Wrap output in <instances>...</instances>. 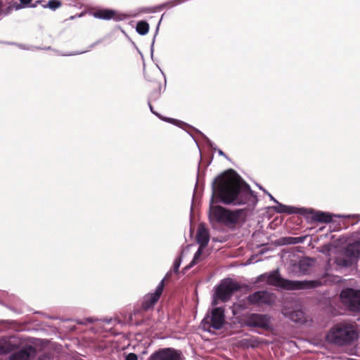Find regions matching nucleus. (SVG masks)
<instances>
[{
    "label": "nucleus",
    "instance_id": "nucleus-1",
    "mask_svg": "<svg viewBox=\"0 0 360 360\" xmlns=\"http://www.w3.org/2000/svg\"><path fill=\"white\" fill-rule=\"evenodd\" d=\"M210 219L226 226L235 225L246 218V209L229 210L221 206L213 205L215 198L225 205L255 207L258 200L255 192L242 177L230 169L218 175L212 183Z\"/></svg>",
    "mask_w": 360,
    "mask_h": 360
},
{
    "label": "nucleus",
    "instance_id": "nucleus-2",
    "mask_svg": "<svg viewBox=\"0 0 360 360\" xmlns=\"http://www.w3.org/2000/svg\"><path fill=\"white\" fill-rule=\"evenodd\" d=\"M258 280H266L269 284L287 290L313 289L321 285L319 281H292L283 278L281 276L278 269L260 275Z\"/></svg>",
    "mask_w": 360,
    "mask_h": 360
},
{
    "label": "nucleus",
    "instance_id": "nucleus-3",
    "mask_svg": "<svg viewBox=\"0 0 360 360\" xmlns=\"http://www.w3.org/2000/svg\"><path fill=\"white\" fill-rule=\"evenodd\" d=\"M359 338L357 328L350 323H338L333 326L326 335L331 345L344 347L352 345Z\"/></svg>",
    "mask_w": 360,
    "mask_h": 360
},
{
    "label": "nucleus",
    "instance_id": "nucleus-4",
    "mask_svg": "<svg viewBox=\"0 0 360 360\" xmlns=\"http://www.w3.org/2000/svg\"><path fill=\"white\" fill-rule=\"evenodd\" d=\"M226 323L224 307H216L208 311L200 323L201 328L206 332L212 333V329L220 330Z\"/></svg>",
    "mask_w": 360,
    "mask_h": 360
},
{
    "label": "nucleus",
    "instance_id": "nucleus-5",
    "mask_svg": "<svg viewBox=\"0 0 360 360\" xmlns=\"http://www.w3.org/2000/svg\"><path fill=\"white\" fill-rule=\"evenodd\" d=\"M359 257L360 241H354L347 245L343 255L336 259L335 263L341 267H348L353 265Z\"/></svg>",
    "mask_w": 360,
    "mask_h": 360
},
{
    "label": "nucleus",
    "instance_id": "nucleus-6",
    "mask_svg": "<svg viewBox=\"0 0 360 360\" xmlns=\"http://www.w3.org/2000/svg\"><path fill=\"white\" fill-rule=\"evenodd\" d=\"M214 288L216 296L220 301L226 302L231 299L235 292L240 290V287L232 278H227L221 280Z\"/></svg>",
    "mask_w": 360,
    "mask_h": 360
},
{
    "label": "nucleus",
    "instance_id": "nucleus-7",
    "mask_svg": "<svg viewBox=\"0 0 360 360\" xmlns=\"http://www.w3.org/2000/svg\"><path fill=\"white\" fill-rule=\"evenodd\" d=\"M344 305L351 311H360V290L347 288L340 292Z\"/></svg>",
    "mask_w": 360,
    "mask_h": 360
},
{
    "label": "nucleus",
    "instance_id": "nucleus-8",
    "mask_svg": "<svg viewBox=\"0 0 360 360\" xmlns=\"http://www.w3.org/2000/svg\"><path fill=\"white\" fill-rule=\"evenodd\" d=\"M307 212L302 213L301 215H311L312 221L319 223H329L332 221L333 217L338 218H357L359 220H360V214H332L327 212L316 211L311 208H307Z\"/></svg>",
    "mask_w": 360,
    "mask_h": 360
},
{
    "label": "nucleus",
    "instance_id": "nucleus-9",
    "mask_svg": "<svg viewBox=\"0 0 360 360\" xmlns=\"http://www.w3.org/2000/svg\"><path fill=\"white\" fill-rule=\"evenodd\" d=\"M271 317L269 314L252 313L245 318V325L248 327L271 329Z\"/></svg>",
    "mask_w": 360,
    "mask_h": 360
},
{
    "label": "nucleus",
    "instance_id": "nucleus-10",
    "mask_svg": "<svg viewBox=\"0 0 360 360\" xmlns=\"http://www.w3.org/2000/svg\"><path fill=\"white\" fill-rule=\"evenodd\" d=\"M147 360H183V354L179 349L165 347L152 353Z\"/></svg>",
    "mask_w": 360,
    "mask_h": 360
},
{
    "label": "nucleus",
    "instance_id": "nucleus-11",
    "mask_svg": "<svg viewBox=\"0 0 360 360\" xmlns=\"http://www.w3.org/2000/svg\"><path fill=\"white\" fill-rule=\"evenodd\" d=\"M276 296L274 293L266 290H258L247 297L248 302L254 305H271L274 303Z\"/></svg>",
    "mask_w": 360,
    "mask_h": 360
},
{
    "label": "nucleus",
    "instance_id": "nucleus-12",
    "mask_svg": "<svg viewBox=\"0 0 360 360\" xmlns=\"http://www.w3.org/2000/svg\"><path fill=\"white\" fill-rule=\"evenodd\" d=\"M92 15L94 18L98 19L105 20L112 19L116 22L124 20L128 18V15L124 13L109 8L99 9L94 12Z\"/></svg>",
    "mask_w": 360,
    "mask_h": 360
},
{
    "label": "nucleus",
    "instance_id": "nucleus-13",
    "mask_svg": "<svg viewBox=\"0 0 360 360\" xmlns=\"http://www.w3.org/2000/svg\"><path fill=\"white\" fill-rule=\"evenodd\" d=\"M20 341L15 336H6L0 338V355L6 354L16 349Z\"/></svg>",
    "mask_w": 360,
    "mask_h": 360
},
{
    "label": "nucleus",
    "instance_id": "nucleus-14",
    "mask_svg": "<svg viewBox=\"0 0 360 360\" xmlns=\"http://www.w3.org/2000/svg\"><path fill=\"white\" fill-rule=\"evenodd\" d=\"M314 262L313 259L309 257H303L297 263L292 264L293 271L298 276L306 275L309 274V269Z\"/></svg>",
    "mask_w": 360,
    "mask_h": 360
},
{
    "label": "nucleus",
    "instance_id": "nucleus-15",
    "mask_svg": "<svg viewBox=\"0 0 360 360\" xmlns=\"http://www.w3.org/2000/svg\"><path fill=\"white\" fill-rule=\"evenodd\" d=\"M36 354V349L32 346H26L12 354L8 360H32Z\"/></svg>",
    "mask_w": 360,
    "mask_h": 360
},
{
    "label": "nucleus",
    "instance_id": "nucleus-16",
    "mask_svg": "<svg viewBox=\"0 0 360 360\" xmlns=\"http://www.w3.org/2000/svg\"><path fill=\"white\" fill-rule=\"evenodd\" d=\"M276 205L272 207V209L277 213L279 214H302V213H304L307 212V208L305 207H297L291 205H286L282 204L279 202L276 203Z\"/></svg>",
    "mask_w": 360,
    "mask_h": 360
},
{
    "label": "nucleus",
    "instance_id": "nucleus-17",
    "mask_svg": "<svg viewBox=\"0 0 360 360\" xmlns=\"http://www.w3.org/2000/svg\"><path fill=\"white\" fill-rule=\"evenodd\" d=\"M282 314L285 317L296 323H304L305 322L304 314L302 310L284 308L282 310Z\"/></svg>",
    "mask_w": 360,
    "mask_h": 360
},
{
    "label": "nucleus",
    "instance_id": "nucleus-18",
    "mask_svg": "<svg viewBox=\"0 0 360 360\" xmlns=\"http://www.w3.org/2000/svg\"><path fill=\"white\" fill-rule=\"evenodd\" d=\"M196 241L200 247L205 248L210 241V233L203 224L198 227L196 234Z\"/></svg>",
    "mask_w": 360,
    "mask_h": 360
},
{
    "label": "nucleus",
    "instance_id": "nucleus-19",
    "mask_svg": "<svg viewBox=\"0 0 360 360\" xmlns=\"http://www.w3.org/2000/svg\"><path fill=\"white\" fill-rule=\"evenodd\" d=\"M148 105H149V108H150V110L151 111V112L154 115H155L158 117H159L160 119H161L162 120H164L167 122H169V123H172L174 125H176L179 127H183V126H188L186 123L182 122V121H180V120H176V119H173V118H170V117H163L160 114L158 113L157 112L154 111L153 110V108L152 106V105L150 104V103L149 102L148 103Z\"/></svg>",
    "mask_w": 360,
    "mask_h": 360
},
{
    "label": "nucleus",
    "instance_id": "nucleus-20",
    "mask_svg": "<svg viewBox=\"0 0 360 360\" xmlns=\"http://www.w3.org/2000/svg\"><path fill=\"white\" fill-rule=\"evenodd\" d=\"M160 298L153 295V293H149L146 295L142 302V308L144 310H148L151 307L154 306V304L158 301Z\"/></svg>",
    "mask_w": 360,
    "mask_h": 360
},
{
    "label": "nucleus",
    "instance_id": "nucleus-21",
    "mask_svg": "<svg viewBox=\"0 0 360 360\" xmlns=\"http://www.w3.org/2000/svg\"><path fill=\"white\" fill-rule=\"evenodd\" d=\"M306 236L300 237H283L280 239L281 245H295L303 243L305 240Z\"/></svg>",
    "mask_w": 360,
    "mask_h": 360
},
{
    "label": "nucleus",
    "instance_id": "nucleus-22",
    "mask_svg": "<svg viewBox=\"0 0 360 360\" xmlns=\"http://www.w3.org/2000/svg\"><path fill=\"white\" fill-rule=\"evenodd\" d=\"M205 248L200 247L198 248V250L194 254L193 258L190 262L188 265H187L184 269V271H187L192 268L193 266H195L200 260L202 254V252Z\"/></svg>",
    "mask_w": 360,
    "mask_h": 360
},
{
    "label": "nucleus",
    "instance_id": "nucleus-23",
    "mask_svg": "<svg viewBox=\"0 0 360 360\" xmlns=\"http://www.w3.org/2000/svg\"><path fill=\"white\" fill-rule=\"evenodd\" d=\"M136 30L140 35H146L149 31V24L146 20H140L136 24Z\"/></svg>",
    "mask_w": 360,
    "mask_h": 360
},
{
    "label": "nucleus",
    "instance_id": "nucleus-24",
    "mask_svg": "<svg viewBox=\"0 0 360 360\" xmlns=\"http://www.w3.org/2000/svg\"><path fill=\"white\" fill-rule=\"evenodd\" d=\"M13 11L11 5L5 7L3 0H0V17L9 15Z\"/></svg>",
    "mask_w": 360,
    "mask_h": 360
},
{
    "label": "nucleus",
    "instance_id": "nucleus-25",
    "mask_svg": "<svg viewBox=\"0 0 360 360\" xmlns=\"http://www.w3.org/2000/svg\"><path fill=\"white\" fill-rule=\"evenodd\" d=\"M61 6V2L58 0H49L47 4H43V8H49L53 11Z\"/></svg>",
    "mask_w": 360,
    "mask_h": 360
},
{
    "label": "nucleus",
    "instance_id": "nucleus-26",
    "mask_svg": "<svg viewBox=\"0 0 360 360\" xmlns=\"http://www.w3.org/2000/svg\"><path fill=\"white\" fill-rule=\"evenodd\" d=\"M20 4H14L13 5H11L13 7V10L15 9V11H18L22 8L30 7V5L32 2V0H19Z\"/></svg>",
    "mask_w": 360,
    "mask_h": 360
},
{
    "label": "nucleus",
    "instance_id": "nucleus-27",
    "mask_svg": "<svg viewBox=\"0 0 360 360\" xmlns=\"http://www.w3.org/2000/svg\"><path fill=\"white\" fill-rule=\"evenodd\" d=\"M97 321H98V319L96 318H94V317H87V318L75 320V321L77 324L83 325V326H86L89 323H93Z\"/></svg>",
    "mask_w": 360,
    "mask_h": 360
},
{
    "label": "nucleus",
    "instance_id": "nucleus-28",
    "mask_svg": "<svg viewBox=\"0 0 360 360\" xmlns=\"http://www.w3.org/2000/svg\"><path fill=\"white\" fill-rule=\"evenodd\" d=\"M165 285V278H163L160 283L158 285V286L155 288V292L153 293V295H155L158 298L160 297Z\"/></svg>",
    "mask_w": 360,
    "mask_h": 360
},
{
    "label": "nucleus",
    "instance_id": "nucleus-29",
    "mask_svg": "<svg viewBox=\"0 0 360 360\" xmlns=\"http://www.w3.org/2000/svg\"><path fill=\"white\" fill-rule=\"evenodd\" d=\"M4 43L6 44V45L16 46L17 47H18L21 49H23V50H34V49H36L35 47H34L32 46H28L26 44H18V43H15V42H4Z\"/></svg>",
    "mask_w": 360,
    "mask_h": 360
},
{
    "label": "nucleus",
    "instance_id": "nucleus-30",
    "mask_svg": "<svg viewBox=\"0 0 360 360\" xmlns=\"http://www.w3.org/2000/svg\"><path fill=\"white\" fill-rule=\"evenodd\" d=\"M181 262H182L181 256H179V257L175 259L174 264H173V266H172V271L174 273L179 272V269L181 264Z\"/></svg>",
    "mask_w": 360,
    "mask_h": 360
},
{
    "label": "nucleus",
    "instance_id": "nucleus-31",
    "mask_svg": "<svg viewBox=\"0 0 360 360\" xmlns=\"http://www.w3.org/2000/svg\"><path fill=\"white\" fill-rule=\"evenodd\" d=\"M160 22H161V20L159 21V22H158V24L157 25L155 33V35L153 37V41H152L151 46H150L151 56H153V54L155 40V37H156V36H157V34L158 33V31H159V26H160Z\"/></svg>",
    "mask_w": 360,
    "mask_h": 360
},
{
    "label": "nucleus",
    "instance_id": "nucleus-32",
    "mask_svg": "<svg viewBox=\"0 0 360 360\" xmlns=\"http://www.w3.org/2000/svg\"><path fill=\"white\" fill-rule=\"evenodd\" d=\"M204 138L205 141H206L207 144L212 148V149L215 150V148L214 147V144L206 136H205L203 134H202L200 131H198Z\"/></svg>",
    "mask_w": 360,
    "mask_h": 360
},
{
    "label": "nucleus",
    "instance_id": "nucleus-33",
    "mask_svg": "<svg viewBox=\"0 0 360 360\" xmlns=\"http://www.w3.org/2000/svg\"><path fill=\"white\" fill-rule=\"evenodd\" d=\"M219 300H220L219 298H218L216 296V292H214L213 296H212V305L213 306V307H217V305L219 304Z\"/></svg>",
    "mask_w": 360,
    "mask_h": 360
},
{
    "label": "nucleus",
    "instance_id": "nucleus-34",
    "mask_svg": "<svg viewBox=\"0 0 360 360\" xmlns=\"http://www.w3.org/2000/svg\"><path fill=\"white\" fill-rule=\"evenodd\" d=\"M125 360H138V356L135 353H129L126 356Z\"/></svg>",
    "mask_w": 360,
    "mask_h": 360
},
{
    "label": "nucleus",
    "instance_id": "nucleus-35",
    "mask_svg": "<svg viewBox=\"0 0 360 360\" xmlns=\"http://www.w3.org/2000/svg\"><path fill=\"white\" fill-rule=\"evenodd\" d=\"M264 193L268 195V196L269 197L270 200H272L274 202L276 203L278 202V201L274 198V197L271 194L269 193L268 191H264Z\"/></svg>",
    "mask_w": 360,
    "mask_h": 360
},
{
    "label": "nucleus",
    "instance_id": "nucleus-36",
    "mask_svg": "<svg viewBox=\"0 0 360 360\" xmlns=\"http://www.w3.org/2000/svg\"><path fill=\"white\" fill-rule=\"evenodd\" d=\"M85 52H86V51L76 52L75 53H60V55H62V56H73V55L84 53Z\"/></svg>",
    "mask_w": 360,
    "mask_h": 360
},
{
    "label": "nucleus",
    "instance_id": "nucleus-37",
    "mask_svg": "<svg viewBox=\"0 0 360 360\" xmlns=\"http://www.w3.org/2000/svg\"><path fill=\"white\" fill-rule=\"evenodd\" d=\"M42 1L40 0L36 1L34 4H30V8H36L38 4H41Z\"/></svg>",
    "mask_w": 360,
    "mask_h": 360
},
{
    "label": "nucleus",
    "instance_id": "nucleus-38",
    "mask_svg": "<svg viewBox=\"0 0 360 360\" xmlns=\"http://www.w3.org/2000/svg\"><path fill=\"white\" fill-rule=\"evenodd\" d=\"M217 152L219 155L227 158L226 155L221 149H218Z\"/></svg>",
    "mask_w": 360,
    "mask_h": 360
},
{
    "label": "nucleus",
    "instance_id": "nucleus-39",
    "mask_svg": "<svg viewBox=\"0 0 360 360\" xmlns=\"http://www.w3.org/2000/svg\"><path fill=\"white\" fill-rule=\"evenodd\" d=\"M103 321L105 323L110 324L112 321V319H104Z\"/></svg>",
    "mask_w": 360,
    "mask_h": 360
},
{
    "label": "nucleus",
    "instance_id": "nucleus-40",
    "mask_svg": "<svg viewBox=\"0 0 360 360\" xmlns=\"http://www.w3.org/2000/svg\"><path fill=\"white\" fill-rule=\"evenodd\" d=\"M0 323H2V324H8V321H1Z\"/></svg>",
    "mask_w": 360,
    "mask_h": 360
},
{
    "label": "nucleus",
    "instance_id": "nucleus-41",
    "mask_svg": "<svg viewBox=\"0 0 360 360\" xmlns=\"http://www.w3.org/2000/svg\"><path fill=\"white\" fill-rule=\"evenodd\" d=\"M257 186H258L260 190H262L264 192V191H266V190H265V189H264L261 186H259V185H257Z\"/></svg>",
    "mask_w": 360,
    "mask_h": 360
},
{
    "label": "nucleus",
    "instance_id": "nucleus-42",
    "mask_svg": "<svg viewBox=\"0 0 360 360\" xmlns=\"http://www.w3.org/2000/svg\"><path fill=\"white\" fill-rule=\"evenodd\" d=\"M97 43H98V42H96V43H94V44H92L90 46V48H93V47L95 46V44H96Z\"/></svg>",
    "mask_w": 360,
    "mask_h": 360
},
{
    "label": "nucleus",
    "instance_id": "nucleus-43",
    "mask_svg": "<svg viewBox=\"0 0 360 360\" xmlns=\"http://www.w3.org/2000/svg\"><path fill=\"white\" fill-rule=\"evenodd\" d=\"M170 275H171V272H170V271H169V272L166 274V277H169Z\"/></svg>",
    "mask_w": 360,
    "mask_h": 360
},
{
    "label": "nucleus",
    "instance_id": "nucleus-44",
    "mask_svg": "<svg viewBox=\"0 0 360 360\" xmlns=\"http://www.w3.org/2000/svg\"><path fill=\"white\" fill-rule=\"evenodd\" d=\"M159 70H160L161 73L165 76V74L163 72V71H162V70L158 67Z\"/></svg>",
    "mask_w": 360,
    "mask_h": 360
},
{
    "label": "nucleus",
    "instance_id": "nucleus-45",
    "mask_svg": "<svg viewBox=\"0 0 360 360\" xmlns=\"http://www.w3.org/2000/svg\"><path fill=\"white\" fill-rule=\"evenodd\" d=\"M4 42H5L4 41H0V44H5Z\"/></svg>",
    "mask_w": 360,
    "mask_h": 360
},
{
    "label": "nucleus",
    "instance_id": "nucleus-46",
    "mask_svg": "<svg viewBox=\"0 0 360 360\" xmlns=\"http://www.w3.org/2000/svg\"><path fill=\"white\" fill-rule=\"evenodd\" d=\"M46 49H51V47L50 46H48L47 48H46Z\"/></svg>",
    "mask_w": 360,
    "mask_h": 360
}]
</instances>
